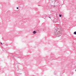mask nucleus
Returning <instances> with one entry per match:
<instances>
[{
  "label": "nucleus",
  "mask_w": 76,
  "mask_h": 76,
  "mask_svg": "<svg viewBox=\"0 0 76 76\" xmlns=\"http://www.w3.org/2000/svg\"><path fill=\"white\" fill-rule=\"evenodd\" d=\"M33 33L34 34H36V32L35 31H34L33 32Z\"/></svg>",
  "instance_id": "nucleus-1"
},
{
  "label": "nucleus",
  "mask_w": 76,
  "mask_h": 76,
  "mask_svg": "<svg viewBox=\"0 0 76 76\" xmlns=\"http://www.w3.org/2000/svg\"><path fill=\"white\" fill-rule=\"evenodd\" d=\"M74 34H75V35H76V31H75L74 33Z\"/></svg>",
  "instance_id": "nucleus-2"
},
{
  "label": "nucleus",
  "mask_w": 76,
  "mask_h": 76,
  "mask_svg": "<svg viewBox=\"0 0 76 76\" xmlns=\"http://www.w3.org/2000/svg\"><path fill=\"white\" fill-rule=\"evenodd\" d=\"M61 15H59V17H61Z\"/></svg>",
  "instance_id": "nucleus-3"
},
{
  "label": "nucleus",
  "mask_w": 76,
  "mask_h": 76,
  "mask_svg": "<svg viewBox=\"0 0 76 76\" xmlns=\"http://www.w3.org/2000/svg\"><path fill=\"white\" fill-rule=\"evenodd\" d=\"M58 35H59L60 36L61 35V34H58Z\"/></svg>",
  "instance_id": "nucleus-4"
},
{
  "label": "nucleus",
  "mask_w": 76,
  "mask_h": 76,
  "mask_svg": "<svg viewBox=\"0 0 76 76\" xmlns=\"http://www.w3.org/2000/svg\"><path fill=\"white\" fill-rule=\"evenodd\" d=\"M1 45H3V44L1 42Z\"/></svg>",
  "instance_id": "nucleus-5"
},
{
  "label": "nucleus",
  "mask_w": 76,
  "mask_h": 76,
  "mask_svg": "<svg viewBox=\"0 0 76 76\" xmlns=\"http://www.w3.org/2000/svg\"><path fill=\"white\" fill-rule=\"evenodd\" d=\"M17 9H19V8H18V7H17Z\"/></svg>",
  "instance_id": "nucleus-6"
}]
</instances>
